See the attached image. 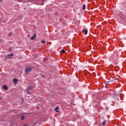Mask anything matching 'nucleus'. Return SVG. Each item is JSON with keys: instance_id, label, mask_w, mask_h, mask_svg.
<instances>
[{"instance_id": "f03ea898", "label": "nucleus", "mask_w": 126, "mask_h": 126, "mask_svg": "<svg viewBox=\"0 0 126 126\" xmlns=\"http://www.w3.org/2000/svg\"><path fill=\"white\" fill-rule=\"evenodd\" d=\"M34 87L32 86H30L28 87V90L27 91V92L28 93V94H29V93L28 92V91H29V90H31V89H33Z\"/></svg>"}, {"instance_id": "ddd939ff", "label": "nucleus", "mask_w": 126, "mask_h": 126, "mask_svg": "<svg viewBox=\"0 0 126 126\" xmlns=\"http://www.w3.org/2000/svg\"><path fill=\"white\" fill-rule=\"evenodd\" d=\"M24 118H25L24 116H22V117H21L22 120H24Z\"/></svg>"}, {"instance_id": "6e6552de", "label": "nucleus", "mask_w": 126, "mask_h": 126, "mask_svg": "<svg viewBox=\"0 0 126 126\" xmlns=\"http://www.w3.org/2000/svg\"><path fill=\"white\" fill-rule=\"evenodd\" d=\"M12 56H13V54H11L8 55V57L9 59H10V58H11V57H12Z\"/></svg>"}, {"instance_id": "39448f33", "label": "nucleus", "mask_w": 126, "mask_h": 126, "mask_svg": "<svg viewBox=\"0 0 126 126\" xmlns=\"http://www.w3.org/2000/svg\"><path fill=\"white\" fill-rule=\"evenodd\" d=\"M34 39H36V35L34 34L33 36H32L31 38V40H34Z\"/></svg>"}, {"instance_id": "f257e3e1", "label": "nucleus", "mask_w": 126, "mask_h": 126, "mask_svg": "<svg viewBox=\"0 0 126 126\" xmlns=\"http://www.w3.org/2000/svg\"><path fill=\"white\" fill-rule=\"evenodd\" d=\"M32 70V69L31 67H27L26 70H25V72L26 73H28V72H30Z\"/></svg>"}, {"instance_id": "20e7f679", "label": "nucleus", "mask_w": 126, "mask_h": 126, "mask_svg": "<svg viewBox=\"0 0 126 126\" xmlns=\"http://www.w3.org/2000/svg\"><path fill=\"white\" fill-rule=\"evenodd\" d=\"M60 109V108L59 107H57L55 108V111H56V112L57 113H59V110Z\"/></svg>"}, {"instance_id": "0eeeda50", "label": "nucleus", "mask_w": 126, "mask_h": 126, "mask_svg": "<svg viewBox=\"0 0 126 126\" xmlns=\"http://www.w3.org/2000/svg\"><path fill=\"white\" fill-rule=\"evenodd\" d=\"M13 82H14V83H16L17 82H18V80L15 78L13 79Z\"/></svg>"}, {"instance_id": "7ed1b4c3", "label": "nucleus", "mask_w": 126, "mask_h": 126, "mask_svg": "<svg viewBox=\"0 0 126 126\" xmlns=\"http://www.w3.org/2000/svg\"><path fill=\"white\" fill-rule=\"evenodd\" d=\"M82 32L85 35H87V33H88V31H87V30H83Z\"/></svg>"}, {"instance_id": "9b49d317", "label": "nucleus", "mask_w": 126, "mask_h": 126, "mask_svg": "<svg viewBox=\"0 0 126 126\" xmlns=\"http://www.w3.org/2000/svg\"><path fill=\"white\" fill-rule=\"evenodd\" d=\"M41 43L45 44V43H46V41L45 40H41Z\"/></svg>"}, {"instance_id": "423d86ee", "label": "nucleus", "mask_w": 126, "mask_h": 126, "mask_svg": "<svg viewBox=\"0 0 126 126\" xmlns=\"http://www.w3.org/2000/svg\"><path fill=\"white\" fill-rule=\"evenodd\" d=\"M106 126V121L104 120L102 123V126Z\"/></svg>"}, {"instance_id": "1a4fd4ad", "label": "nucleus", "mask_w": 126, "mask_h": 126, "mask_svg": "<svg viewBox=\"0 0 126 126\" xmlns=\"http://www.w3.org/2000/svg\"><path fill=\"white\" fill-rule=\"evenodd\" d=\"M3 89H4V90H7V87L6 86H3Z\"/></svg>"}, {"instance_id": "2eb2a0df", "label": "nucleus", "mask_w": 126, "mask_h": 126, "mask_svg": "<svg viewBox=\"0 0 126 126\" xmlns=\"http://www.w3.org/2000/svg\"><path fill=\"white\" fill-rule=\"evenodd\" d=\"M24 126H27V125H25Z\"/></svg>"}, {"instance_id": "9d476101", "label": "nucleus", "mask_w": 126, "mask_h": 126, "mask_svg": "<svg viewBox=\"0 0 126 126\" xmlns=\"http://www.w3.org/2000/svg\"><path fill=\"white\" fill-rule=\"evenodd\" d=\"M85 7H86L85 4H84L83 6V10H84L85 9Z\"/></svg>"}, {"instance_id": "4468645a", "label": "nucleus", "mask_w": 126, "mask_h": 126, "mask_svg": "<svg viewBox=\"0 0 126 126\" xmlns=\"http://www.w3.org/2000/svg\"><path fill=\"white\" fill-rule=\"evenodd\" d=\"M0 99L1 100V98H0Z\"/></svg>"}, {"instance_id": "f8f14e48", "label": "nucleus", "mask_w": 126, "mask_h": 126, "mask_svg": "<svg viewBox=\"0 0 126 126\" xmlns=\"http://www.w3.org/2000/svg\"><path fill=\"white\" fill-rule=\"evenodd\" d=\"M61 52H62V53H63V54H64V53H65V51H64V50H63V49Z\"/></svg>"}]
</instances>
